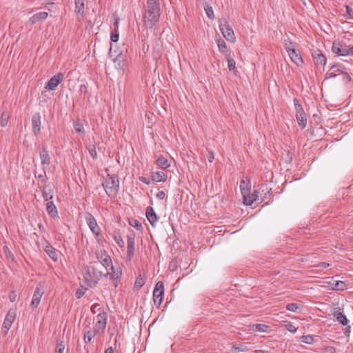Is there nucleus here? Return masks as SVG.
Segmentation results:
<instances>
[{
	"instance_id": "72a5a7b5",
	"label": "nucleus",
	"mask_w": 353,
	"mask_h": 353,
	"mask_svg": "<svg viewBox=\"0 0 353 353\" xmlns=\"http://www.w3.org/2000/svg\"><path fill=\"white\" fill-rule=\"evenodd\" d=\"M315 337L316 336L312 335H303L301 337V341L306 344H313L316 342Z\"/></svg>"
},
{
	"instance_id": "6e6d98bb",
	"label": "nucleus",
	"mask_w": 353,
	"mask_h": 353,
	"mask_svg": "<svg viewBox=\"0 0 353 353\" xmlns=\"http://www.w3.org/2000/svg\"><path fill=\"white\" fill-rule=\"evenodd\" d=\"M208 160L210 163H212L214 159V153L211 151H209L207 154Z\"/></svg>"
},
{
	"instance_id": "393cba45",
	"label": "nucleus",
	"mask_w": 353,
	"mask_h": 353,
	"mask_svg": "<svg viewBox=\"0 0 353 353\" xmlns=\"http://www.w3.org/2000/svg\"><path fill=\"white\" fill-rule=\"evenodd\" d=\"M167 177V174L163 171L155 172L152 175V179L157 182L165 181Z\"/></svg>"
},
{
	"instance_id": "680f3d73",
	"label": "nucleus",
	"mask_w": 353,
	"mask_h": 353,
	"mask_svg": "<svg viewBox=\"0 0 353 353\" xmlns=\"http://www.w3.org/2000/svg\"><path fill=\"white\" fill-rule=\"evenodd\" d=\"M336 75H337V74L335 73V71L334 72H328L326 74L327 78H333V77H336Z\"/></svg>"
},
{
	"instance_id": "a19ab883",
	"label": "nucleus",
	"mask_w": 353,
	"mask_h": 353,
	"mask_svg": "<svg viewBox=\"0 0 353 353\" xmlns=\"http://www.w3.org/2000/svg\"><path fill=\"white\" fill-rule=\"evenodd\" d=\"M330 266V264L326 262H321L315 265H314V270H312L313 272H317L319 270H322L323 269H325Z\"/></svg>"
},
{
	"instance_id": "052dcab7",
	"label": "nucleus",
	"mask_w": 353,
	"mask_h": 353,
	"mask_svg": "<svg viewBox=\"0 0 353 353\" xmlns=\"http://www.w3.org/2000/svg\"><path fill=\"white\" fill-rule=\"evenodd\" d=\"M347 327L344 329V334L345 336H349L351 332V326L347 324Z\"/></svg>"
},
{
	"instance_id": "39448f33",
	"label": "nucleus",
	"mask_w": 353,
	"mask_h": 353,
	"mask_svg": "<svg viewBox=\"0 0 353 353\" xmlns=\"http://www.w3.org/2000/svg\"><path fill=\"white\" fill-rule=\"evenodd\" d=\"M102 185L109 197L114 198L119 190V181L117 176L108 174L104 179Z\"/></svg>"
},
{
	"instance_id": "423d86ee",
	"label": "nucleus",
	"mask_w": 353,
	"mask_h": 353,
	"mask_svg": "<svg viewBox=\"0 0 353 353\" xmlns=\"http://www.w3.org/2000/svg\"><path fill=\"white\" fill-rule=\"evenodd\" d=\"M219 29L225 39L232 43L236 41L234 32L225 19L220 21Z\"/></svg>"
},
{
	"instance_id": "ddd939ff",
	"label": "nucleus",
	"mask_w": 353,
	"mask_h": 353,
	"mask_svg": "<svg viewBox=\"0 0 353 353\" xmlns=\"http://www.w3.org/2000/svg\"><path fill=\"white\" fill-rule=\"evenodd\" d=\"M329 281L325 283L327 285V288L331 290L343 291L347 289V284L343 281L335 280L334 277H329Z\"/></svg>"
},
{
	"instance_id": "338daca9",
	"label": "nucleus",
	"mask_w": 353,
	"mask_h": 353,
	"mask_svg": "<svg viewBox=\"0 0 353 353\" xmlns=\"http://www.w3.org/2000/svg\"><path fill=\"white\" fill-rule=\"evenodd\" d=\"M252 194L253 196L256 198V201L257 200H259V197H258L257 192L256 190H254Z\"/></svg>"
},
{
	"instance_id": "37998d69",
	"label": "nucleus",
	"mask_w": 353,
	"mask_h": 353,
	"mask_svg": "<svg viewBox=\"0 0 353 353\" xmlns=\"http://www.w3.org/2000/svg\"><path fill=\"white\" fill-rule=\"evenodd\" d=\"M65 350V345L63 341H58L55 348V353H63Z\"/></svg>"
},
{
	"instance_id": "b1692460",
	"label": "nucleus",
	"mask_w": 353,
	"mask_h": 353,
	"mask_svg": "<svg viewBox=\"0 0 353 353\" xmlns=\"http://www.w3.org/2000/svg\"><path fill=\"white\" fill-rule=\"evenodd\" d=\"M270 330V327L265 324H253L250 326V331L252 332H268Z\"/></svg>"
},
{
	"instance_id": "a18cd8bd",
	"label": "nucleus",
	"mask_w": 353,
	"mask_h": 353,
	"mask_svg": "<svg viewBox=\"0 0 353 353\" xmlns=\"http://www.w3.org/2000/svg\"><path fill=\"white\" fill-rule=\"evenodd\" d=\"M345 10H346L345 14V18L348 20L353 21V9L350 6H346Z\"/></svg>"
},
{
	"instance_id": "c85d7f7f",
	"label": "nucleus",
	"mask_w": 353,
	"mask_h": 353,
	"mask_svg": "<svg viewBox=\"0 0 353 353\" xmlns=\"http://www.w3.org/2000/svg\"><path fill=\"white\" fill-rule=\"evenodd\" d=\"M73 126L77 133L81 134L83 136H84L85 129L83 123L80 121L79 119H77L73 122Z\"/></svg>"
},
{
	"instance_id": "bb28decb",
	"label": "nucleus",
	"mask_w": 353,
	"mask_h": 353,
	"mask_svg": "<svg viewBox=\"0 0 353 353\" xmlns=\"http://www.w3.org/2000/svg\"><path fill=\"white\" fill-rule=\"evenodd\" d=\"M242 196L243 199V203L246 205H251L254 201H256V198L253 196L252 193H250V190H249L246 194H244Z\"/></svg>"
},
{
	"instance_id": "6e6552de",
	"label": "nucleus",
	"mask_w": 353,
	"mask_h": 353,
	"mask_svg": "<svg viewBox=\"0 0 353 353\" xmlns=\"http://www.w3.org/2000/svg\"><path fill=\"white\" fill-rule=\"evenodd\" d=\"M95 255L99 262L104 267L105 272L109 271L108 268L112 265V261L108 252L102 248H97Z\"/></svg>"
},
{
	"instance_id": "f03ea898",
	"label": "nucleus",
	"mask_w": 353,
	"mask_h": 353,
	"mask_svg": "<svg viewBox=\"0 0 353 353\" xmlns=\"http://www.w3.org/2000/svg\"><path fill=\"white\" fill-rule=\"evenodd\" d=\"M108 274L110 271L103 272L94 265L86 267L83 271L84 282L90 288H94L102 276L108 277Z\"/></svg>"
},
{
	"instance_id": "7ed1b4c3",
	"label": "nucleus",
	"mask_w": 353,
	"mask_h": 353,
	"mask_svg": "<svg viewBox=\"0 0 353 353\" xmlns=\"http://www.w3.org/2000/svg\"><path fill=\"white\" fill-rule=\"evenodd\" d=\"M350 40H336L332 43V52L339 56H353V45Z\"/></svg>"
},
{
	"instance_id": "412c9836",
	"label": "nucleus",
	"mask_w": 353,
	"mask_h": 353,
	"mask_svg": "<svg viewBox=\"0 0 353 353\" xmlns=\"http://www.w3.org/2000/svg\"><path fill=\"white\" fill-rule=\"evenodd\" d=\"M41 163L43 165H49L50 163V157L49 152L46 147H42L39 152Z\"/></svg>"
},
{
	"instance_id": "0e129e2a",
	"label": "nucleus",
	"mask_w": 353,
	"mask_h": 353,
	"mask_svg": "<svg viewBox=\"0 0 353 353\" xmlns=\"http://www.w3.org/2000/svg\"><path fill=\"white\" fill-rule=\"evenodd\" d=\"M121 54V52H119L118 54H117V55L115 56V57H114V58H112V60H113V61H114V63H117V61H118V57H119Z\"/></svg>"
},
{
	"instance_id": "e2e57ef3",
	"label": "nucleus",
	"mask_w": 353,
	"mask_h": 353,
	"mask_svg": "<svg viewBox=\"0 0 353 353\" xmlns=\"http://www.w3.org/2000/svg\"><path fill=\"white\" fill-rule=\"evenodd\" d=\"M80 91L81 92H87V87L85 85H81L80 86Z\"/></svg>"
},
{
	"instance_id": "ea45409f",
	"label": "nucleus",
	"mask_w": 353,
	"mask_h": 353,
	"mask_svg": "<svg viewBox=\"0 0 353 353\" xmlns=\"http://www.w3.org/2000/svg\"><path fill=\"white\" fill-rule=\"evenodd\" d=\"M95 334L96 333L94 332V330L92 331L89 330L85 332L83 336V340L85 343L90 342L91 340L94 338Z\"/></svg>"
},
{
	"instance_id": "1a4fd4ad",
	"label": "nucleus",
	"mask_w": 353,
	"mask_h": 353,
	"mask_svg": "<svg viewBox=\"0 0 353 353\" xmlns=\"http://www.w3.org/2000/svg\"><path fill=\"white\" fill-rule=\"evenodd\" d=\"M97 321L94 327V332L97 334L102 335L105 330L107 323V314L104 312L99 313L97 316Z\"/></svg>"
},
{
	"instance_id": "a211bd4d",
	"label": "nucleus",
	"mask_w": 353,
	"mask_h": 353,
	"mask_svg": "<svg viewBox=\"0 0 353 353\" xmlns=\"http://www.w3.org/2000/svg\"><path fill=\"white\" fill-rule=\"evenodd\" d=\"M312 57L316 65L323 67L325 65L327 59L325 55L319 50H315L312 52Z\"/></svg>"
},
{
	"instance_id": "6ab92c4d",
	"label": "nucleus",
	"mask_w": 353,
	"mask_h": 353,
	"mask_svg": "<svg viewBox=\"0 0 353 353\" xmlns=\"http://www.w3.org/2000/svg\"><path fill=\"white\" fill-rule=\"evenodd\" d=\"M145 215H146L147 219L148 220L150 223L152 225V226L154 227L157 222L158 221V216H157L154 208L151 206H148L146 208Z\"/></svg>"
},
{
	"instance_id": "49530a36",
	"label": "nucleus",
	"mask_w": 353,
	"mask_h": 353,
	"mask_svg": "<svg viewBox=\"0 0 353 353\" xmlns=\"http://www.w3.org/2000/svg\"><path fill=\"white\" fill-rule=\"evenodd\" d=\"M205 10L206 15L209 19H213L214 18V10L212 6H207L205 8Z\"/></svg>"
},
{
	"instance_id": "473e14b6",
	"label": "nucleus",
	"mask_w": 353,
	"mask_h": 353,
	"mask_svg": "<svg viewBox=\"0 0 353 353\" xmlns=\"http://www.w3.org/2000/svg\"><path fill=\"white\" fill-rule=\"evenodd\" d=\"M86 149L93 159H97L98 157L96 150V145L93 143H88L86 145Z\"/></svg>"
},
{
	"instance_id": "f257e3e1",
	"label": "nucleus",
	"mask_w": 353,
	"mask_h": 353,
	"mask_svg": "<svg viewBox=\"0 0 353 353\" xmlns=\"http://www.w3.org/2000/svg\"><path fill=\"white\" fill-rule=\"evenodd\" d=\"M161 16V4L159 0H147L143 23L145 28H152L159 22Z\"/></svg>"
},
{
	"instance_id": "4468645a",
	"label": "nucleus",
	"mask_w": 353,
	"mask_h": 353,
	"mask_svg": "<svg viewBox=\"0 0 353 353\" xmlns=\"http://www.w3.org/2000/svg\"><path fill=\"white\" fill-rule=\"evenodd\" d=\"M127 244V258L128 261H131L135 250V234L133 232L128 234Z\"/></svg>"
},
{
	"instance_id": "c756f323",
	"label": "nucleus",
	"mask_w": 353,
	"mask_h": 353,
	"mask_svg": "<svg viewBox=\"0 0 353 353\" xmlns=\"http://www.w3.org/2000/svg\"><path fill=\"white\" fill-rule=\"evenodd\" d=\"M334 316L336 321L341 323L343 325H347L349 320L347 319L346 316L343 312H336L335 313Z\"/></svg>"
},
{
	"instance_id": "c03bdc74",
	"label": "nucleus",
	"mask_w": 353,
	"mask_h": 353,
	"mask_svg": "<svg viewBox=\"0 0 353 353\" xmlns=\"http://www.w3.org/2000/svg\"><path fill=\"white\" fill-rule=\"evenodd\" d=\"M228 68L230 71L234 70L236 68L235 61L230 56H227Z\"/></svg>"
},
{
	"instance_id": "c9c22d12",
	"label": "nucleus",
	"mask_w": 353,
	"mask_h": 353,
	"mask_svg": "<svg viewBox=\"0 0 353 353\" xmlns=\"http://www.w3.org/2000/svg\"><path fill=\"white\" fill-rule=\"evenodd\" d=\"M250 184L249 183H247L244 180H242L240 183V190L241 192V194H246V192L250 190Z\"/></svg>"
},
{
	"instance_id": "79ce46f5",
	"label": "nucleus",
	"mask_w": 353,
	"mask_h": 353,
	"mask_svg": "<svg viewBox=\"0 0 353 353\" xmlns=\"http://www.w3.org/2000/svg\"><path fill=\"white\" fill-rule=\"evenodd\" d=\"M248 348L242 344H234L232 346V350L234 352H245Z\"/></svg>"
},
{
	"instance_id": "2f4dec72",
	"label": "nucleus",
	"mask_w": 353,
	"mask_h": 353,
	"mask_svg": "<svg viewBox=\"0 0 353 353\" xmlns=\"http://www.w3.org/2000/svg\"><path fill=\"white\" fill-rule=\"evenodd\" d=\"M296 119L297 120L298 124L301 129H304L307 125V119L306 115L305 114H296Z\"/></svg>"
},
{
	"instance_id": "de8ad7c7",
	"label": "nucleus",
	"mask_w": 353,
	"mask_h": 353,
	"mask_svg": "<svg viewBox=\"0 0 353 353\" xmlns=\"http://www.w3.org/2000/svg\"><path fill=\"white\" fill-rule=\"evenodd\" d=\"M119 38V29L115 28L113 32L111 33L110 39L112 42H117L118 41Z\"/></svg>"
},
{
	"instance_id": "20e7f679",
	"label": "nucleus",
	"mask_w": 353,
	"mask_h": 353,
	"mask_svg": "<svg viewBox=\"0 0 353 353\" xmlns=\"http://www.w3.org/2000/svg\"><path fill=\"white\" fill-rule=\"evenodd\" d=\"M296 47V43L291 40H286L284 43V48L288 52L290 59L295 65L299 67L303 63V60Z\"/></svg>"
},
{
	"instance_id": "603ef678",
	"label": "nucleus",
	"mask_w": 353,
	"mask_h": 353,
	"mask_svg": "<svg viewBox=\"0 0 353 353\" xmlns=\"http://www.w3.org/2000/svg\"><path fill=\"white\" fill-rule=\"evenodd\" d=\"M323 353H336V349L334 347L332 346H325L323 349Z\"/></svg>"
},
{
	"instance_id": "f704fd0d",
	"label": "nucleus",
	"mask_w": 353,
	"mask_h": 353,
	"mask_svg": "<svg viewBox=\"0 0 353 353\" xmlns=\"http://www.w3.org/2000/svg\"><path fill=\"white\" fill-rule=\"evenodd\" d=\"M84 7V0H75V12L77 13H83Z\"/></svg>"
},
{
	"instance_id": "2eb2a0df",
	"label": "nucleus",
	"mask_w": 353,
	"mask_h": 353,
	"mask_svg": "<svg viewBox=\"0 0 353 353\" xmlns=\"http://www.w3.org/2000/svg\"><path fill=\"white\" fill-rule=\"evenodd\" d=\"M64 74L61 72L54 75L46 84L45 88L47 90H54L58 85L63 81Z\"/></svg>"
},
{
	"instance_id": "dca6fc26",
	"label": "nucleus",
	"mask_w": 353,
	"mask_h": 353,
	"mask_svg": "<svg viewBox=\"0 0 353 353\" xmlns=\"http://www.w3.org/2000/svg\"><path fill=\"white\" fill-rule=\"evenodd\" d=\"M111 270V272H110V274L108 276H110V279L112 280L113 285L117 288L119 285V281L121 276V270L120 267H114L112 263L111 265L109 266L108 270Z\"/></svg>"
},
{
	"instance_id": "cd10ccee",
	"label": "nucleus",
	"mask_w": 353,
	"mask_h": 353,
	"mask_svg": "<svg viewBox=\"0 0 353 353\" xmlns=\"http://www.w3.org/2000/svg\"><path fill=\"white\" fill-rule=\"evenodd\" d=\"M302 305L298 303H292L286 305V310L295 313H300L302 310Z\"/></svg>"
},
{
	"instance_id": "aec40b11",
	"label": "nucleus",
	"mask_w": 353,
	"mask_h": 353,
	"mask_svg": "<svg viewBox=\"0 0 353 353\" xmlns=\"http://www.w3.org/2000/svg\"><path fill=\"white\" fill-rule=\"evenodd\" d=\"M48 16L46 12H39L32 15L28 20V24H35L39 21L45 20Z\"/></svg>"
},
{
	"instance_id": "9b49d317",
	"label": "nucleus",
	"mask_w": 353,
	"mask_h": 353,
	"mask_svg": "<svg viewBox=\"0 0 353 353\" xmlns=\"http://www.w3.org/2000/svg\"><path fill=\"white\" fill-rule=\"evenodd\" d=\"M17 316V309L16 308H10L3 321V326H2V332H4L5 334L8 333V331L11 327L13 322L15 321Z\"/></svg>"
},
{
	"instance_id": "13d9d810",
	"label": "nucleus",
	"mask_w": 353,
	"mask_h": 353,
	"mask_svg": "<svg viewBox=\"0 0 353 353\" xmlns=\"http://www.w3.org/2000/svg\"><path fill=\"white\" fill-rule=\"evenodd\" d=\"M115 241H117L118 245L120 248H123L124 246V241L121 237L115 238Z\"/></svg>"
},
{
	"instance_id": "5701e85b",
	"label": "nucleus",
	"mask_w": 353,
	"mask_h": 353,
	"mask_svg": "<svg viewBox=\"0 0 353 353\" xmlns=\"http://www.w3.org/2000/svg\"><path fill=\"white\" fill-rule=\"evenodd\" d=\"M44 251L48 255V256L52 259L54 261H57L58 259V254L57 250L52 247L50 243H47V245L44 247Z\"/></svg>"
},
{
	"instance_id": "3c124183",
	"label": "nucleus",
	"mask_w": 353,
	"mask_h": 353,
	"mask_svg": "<svg viewBox=\"0 0 353 353\" xmlns=\"http://www.w3.org/2000/svg\"><path fill=\"white\" fill-rule=\"evenodd\" d=\"M130 225L137 230H141L143 228L142 224L137 220H133L131 221Z\"/></svg>"
},
{
	"instance_id": "9d476101",
	"label": "nucleus",
	"mask_w": 353,
	"mask_h": 353,
	"mask_svg": "<svg viewBox=\"0 0 353 353\" xmlns=\"http://www.w3.org/2000/svg\"><path fill=\"white\" fill-rule=\"evenodd\" d=\"M164 294V286L163 283L161 281H159L155 285L154 291H153V301L154 305L159 307L161 305Z\"/></svg>"
},
{
	"instance_id": "4d7b16f0",
	"label": "nucleus",
	"mask_w": 353,
	"mask_h": 353,
	"mask_svg": "<svg viewBox=\"0 0 353 353\" xmlns=\"http://www.w3.org/2000/svg\"><path fill=\"white\" fill-rule=\"evenodd\" d=\"M85 292L83 290L78 289L76 292V296L77 299H80L84 295Z\"/></svg>"
},
{
	"instance_id": "7c9ffc66",
	"label": "nucleus",
	"mask_w": 353,
	"mask_h": 353,
	"mask_svg": "<svg viewBox=\"0 0 353 353\" xmlns=\"http://www.w3.org/2000/svg\"><path fill=\"white\" fill-rule=\"evenodd\" d=\"M156 163L157 165L163 169L168 168L170 165V164L168 163V159L163 156L159 157L156 160Z\"/></svg>"
},
{
	"instance_id": "f8f14e48",
	"label": "nucleus",
	"mask_w": 353,
	"mask_h": 353,
	"mask_svg": "<svg viewBox=\"0 0 353 353\" xmlns=\"http://www.w3.org/2000/svg\"><path fill=\"white\" fill-rule=\"evenodd\" d=\"M85 219L91 232L96 237H98L101 233V229L97 222L96 219L90 213H87L85 216Z\"/></svg>"
},
{
	"instance_id": "69168bd1",
	"label": "nucleus",
	"mask_w": 353,
	"mask_h": 353,
	"mask_svg": "<svg viewBox=\"0 0 353 353\" xmlns=\"http://www.w3.org/2000/svg\"><path fill=\"white\" fill-rule=\"evenodd\" d=\"M105 353H114V350L112 347H109L105 350Z\"/></svg>"
},
{
	"instance_id": "5fc2aeb1",
	"label": "nucleus",
	"mask_w": 353,
	"mask_h": 353,
	"mask_svg": "<svg viewBox=\"0 0 353 353\" xmlns=\"http://www.w3.org/2000/svg\"><path fill=\"white\" fill-rule=\"evenodd\" d=\"M156 196L159 200H163L165 198V193L163 190L159 191Z\"/></svg>"
},
{
	"instance_id": "bf43d9fd",
	"label": "nucleus",
	"mask_w": 353,
	"mask_h": 353,
	"mask_svg": "<svg viewBox=\"0 0 353 353\" xmlns=\"http://www.w3.org/2000/svg\"><path fill=\"white\" fill-rule=\"evenodd\" d=\"M139 180L147 185H149L150 183V180L143 176L139 177Z\"/></svg>"
},
{
	"instance_id": "774afa93",
	"label": "nucleus",
	"mask_w": 353,
	"mask_h": 353,
	"mask_svg": "<svg viewBox=\"0 0 353 353\" xmlns=\"http://www.w3.org/2000/svg\"><path fill=\"white\" fill-rule=\"evenodd\" d=\"M256 353H267V352L262 350H259L256 351Z\"/></svg>"
},
{
	"instance_id": "864d4df0",
	"label": "nucleus",
	"mask_w": 353,
	"mask_h": 353,
	"mask_svg": "<svg viewBox=\"0 0 353 353\" xmlns=\"http://www.w3.org/2000/svg\"><path fill=\"white\" fill-rule=\"evenodd\" d=\"M8 298L11 302H14L17 301V294H16V292L14 291H12L10 292V294L8 295Z\"/></svg>"
},
{
	"instance_id": "f3484780",
	"label": "nucleus",
	"mask_w": 353,
	"mask_h": 353,
	"mask_svg": "<svg viewBox=\"0 0 353 353\" xmlns=\"http://www.w3.org/2000/svg\"><path fill=\"white\" fill-rule=\"evenodd\" d=\"M32 127L34 135L37 136L41 132V115L39 112L33 114L32 117Z\"/></svg>"
},
{
	"instance_id": "4c0bfd02",
	"label": "nucleus",
	"mask_w": 353,
	"mask_h": 353,
	"mask_svg": "<svg viewBox=\"0 0 353 353\" xmlns=\"http://www.w3.org/2000/svg\"><path fill=\"white\" fill-rule=\"evenodd\" d=\"M294 104L296 110V114H305L302 105L296 98L294 99Z\"/></svg>"
},
{
	"instance_id": "58836bf2",
	"label": "nucleus",
	"mask_w": 353,
	"mask_h": 353,
	"mask_svg": "<svg viewBox=\"0 0 353 353\" xmlns=\"http://www.w3.org/2000/svg\"><path fill=\"white\" fill-rule=\"evenodd\" d=\"M10 115L8 112H3L1 115L0 124L1 127H6L8 124Z\"/></svg>"
},
{
	"instance_id": "a878e982",
	"label": "nucleus",
	"mask_w": 353,
	"mask_h": 353,
	"mask_svg": "<svg viewBox=\"0 0 353 353\" xmlns=\"http://www.w3.org/2000/svg\"><path fill=\"white\" fill-rule=\"evenodd\" d=\"M42 196L46 201L52 200L53 190L48 185H46L42 191Z\"/></svg>"
},
{
	"instance_id": "4be33fe9",
	"label": "nucleus",
	"mask_w": 353,
	"mask_h": 353,
	"mask_svg": "<svg viewBox=\"0 0 353 353\" xmlns=\"http://www.w3.org/2000/svg\"><path fill=\"white\" fill-rule=\"evenodd\" d=\"M46 211L52 218L58 217V210L52 200L47 201Z\"/></svg>"
},
{
	"instance_id": "0eeeda50",
	"label": "nucleus",
	"mask_w": 353,
	"mask_h": 353,
	"mask_svg": "<svg viewBox=\"0 0 353 353\" xmlns=\"http://www.w3.org/2000/svg\"><path fill=\"white\" fill-rule=\"evenodd\" d=\"M45 283L39 282L34 290L30 307L32 310L36 309L41 302V297L44 294Z\"/></svg>"
},
{
	"instance_id": "e433bc0d",
	"label": "nucleus",
	"mask_w": 353,
	"mask_h": 353,
	"mask_svg": "<svg viewBox=\"0 0 353 353\" xmlns=\"http://www.w3.org/2000/svg\"><path fill=\"white\" fill-rule=\"evenodd\" d=\"M217 45L219 52L223 54H227L228 50L225 42L223 39H219L218 40Z\"/></svg>"
},
{
	"instance_id": "8fccbe9b",
	"label": "nucleus",
	"mask_w": 353,
	"mask_h": 353,
	"mask_svg": "<svg viewBox=\"0 0 353 353\" xmlns=\"http://www.w3.org/2000/svg\"><path fill=\"white\" fill-rule=\"evenodd\" d=\"M145 282L143 279L139 277L137 278L134 283V288H137V290L140 289L143 285Z\"/></svg>"
},
{
	"instance_id": "09e8293b",
	"label": "nucleus",
	"mask_w": 353,
	"mask_h": 353,
	"mask_svg": "<svg viewBox=\"0 0 353 353\" xmlns=\"http://www.w3.org/2000/svg\"><path fill=\"white\" fill-rule=\"evenodd\" d=\"M285 327L288 331H289L290 332L293 333V334L295 333L297 330V328L291 322H288L285 325Z\"/></svg>"
}]
</instances>
